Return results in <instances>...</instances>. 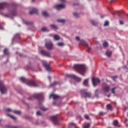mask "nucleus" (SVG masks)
Masks as SVG:
<instances>
[{"mask_svg": "<svg viewBox=\"0 0 128 128\" xmlns=\"http://www.w3.org/2000/svg\"><path fill=\"white\" fill-rule=\"evenodd\" d=\"M74 68L82 76H84V72L86 70V66L82 64H75L74 65Z\"/></svg>", "mask_w": 128, "mask_h": 128, "instance_id": "obj_1", "label": "nucleus"}, {"mask_svg": "<svg viewBox=\"0 0 128 128\" xmlns=\"http://www.w3.org/2000/svg\"><path fill=\"white\" fill-rule=\"evenodd\" d=\"M20 80L23 83H26L27 85L30 86H38L32 80H28L22 77L20 78Z\"/></svg>", "mask_w": 128, "mask_h": 128, "instance_id": "obj_2", "label": "nucleus"}, {"mask_svg": "<svg viewBox=\"0 0 128 128\" xmlns=\"http://www.w3.org/2000/svg\"><path fill=\"white\" fill-rule=\"evenodd\" d=\"M34 98H36L38 100H44V96L42 94H34L33 97H30L28 98V100H32Z\"/></svg>", "mask_w": 128, "mask_h": 128, "instance_id": "obj_3", "label": "nucleus"}, {"mask_svg": "<svg viewBox=\"0 0 128 128\" xmlns=\"http://www.w3.org/2000/svg\"><path fill=\"white\" fill-rule=\"evenodd\" d=\"M0 92L2 94H6L7 92L6 86L4 85L3 82L1 80H0Z\"/></svg>", "mask_w": 128, "mask_h": 128, "instance_id": "obj_4", "label": "nucleus"}, {"mask_svg": "<svg viewBox=\"0 0 128 128\" xmlns=\"http://www.w3.org/2000/svg\"><path fill=\"white\" fill-rule=\"evenodd\" d=\"M80 93L84 98H91L92 96V94L87 92L86 90H80Z\"/></svg>", "mask_w": 128, "mask_h": 128, "instance_id": "obj_5", "label": "nucleus"}, {"mask_svg": "<svg viewBox=\"0 0 128 128\" xmlns=\"http://www.w3.org/2000/svg\"><path fill=\"white\" fill-rule=\"evenodd\" d=\"M58 116H59L58 114H56V116H54L50 117V120H52L53 122L55 124H59V122L58 120Z\"/></svg>", "mask_w": 128, "mask_h": 128, "instance_id": "obj_6", "label": "nucleus"}, {"mask_svg": "<svg viewBox=\"0 0 128 128\" xmlns=\"http://www.w3.org/2000/svg\"><path fill=\"white\" fill-rule=\"evenodd\" d=\"M92 82L93 86H97L98 84L101 82V81L98 78H92Z\"/></svg>", "mask_w": 128, "mask_h": 128, "instance_id": "obj_7", "label": "nucleus"}, {"mask_svg": "<svg viewBox=\"0 0 128 128\" xmlns=\"http://www.w3.org/2000/svg\"><path fill=\"white\" fill-rule=\"evenodd\" d=\"M76 39L80 42V44H82L83 46H88V44L84 40H80V38L79 36H76Z\"/></svg>", "mask_w": 128, "mask_h": 128, "instance_id": "obj_8", "label": "nucleus"}, {"mask_svg": "<svg viewBox=\"0 0 128 128\" xmlns=\"http://www.w3.org/2000/svg\"><path fill=\"white\" fill-rule=\"evenodd\" d=\"M46 47L48 50H52L54 48V45L51 42H49L46 44Z\"/></svg>", "mask_w": 128, "mask_h": 128, "instance_id": "obj_9", "label": "nucleus"}, {"mask_svg": "<svg viewBox=\"0 0 128 128\" xmlns=\"http://www.w3.org/2000/svg\"><path fill=\"white\" fill-rule=\"evenodd\" d=\"M68 77L74 79L77 82H80L81 81L80 78L78 77L77 76H76V75H74V74H70L68 76Z\"/></svg>", "mask_w": 128, "mask_h": 128, "instance_id": "obj_10", "label": "nucleus"}, {"mask_svg": "<svg viewBox=\"0 0 128 128\" xmlns=\"http://www.w3.org/2000/svg\"><path fill=\"white\" fill-rule=\"evenodd\" d=\"M9 6V4L6 2H2L0 3V10H4V8Z\"/></svg>", "mask_w": 128, "mask_h": 128, "instance_id": "obj_11", "label": "nucleus"}, {"mask_svg": "<svg viewBox=\"0 0 128 128\" xmlns=\"http://www.w3.org/2000/svg\"><path fill=\"white\" fill-rule=\"evenodd\" d=\"M40 54L44 56H46L48 58H50V52H48L42 50L40 51Z\"/></svg>", "mask_w": 128, "mask_h": 128, "instance_id": "obj_12", "label": "nucleus"}, {"mask_svg": "<svg viewBox=\"0 0 128 128\" xmlns=\"http://www.w3.org/2000/svg\"><path fill=\"white\" fill-rule=\"evenodd\" d=\"M103 90L105 92H109L110 90V86H109L108 85H103Z\"/></svg>", "mask_w": 128, "mask_h": 128, "instance_id": "obj_13", "label": "nucleus"}, {"mask_svg": "<svg viewBox=\"0 0 128 128\" xmlns=\"http://www.w3.org/2000/svg\"><path fill=\"white\" fill-rule=\"evenodd\" d=\"M54 8L58 10H60V8H64L65 5L64 4H59L58 5H56Z\"/></svg>", "mask_w": 128, "mask_h": 128, "instance_id": "obj_14", "label": "nucleus"}, {"mask_svg": "<svg viewBox=\"0 0 128 128\" xmlns=\"http://www.w3.org/2000/svg\"><path fill=\"white\" fill-rule=\"evenodd\" d=\"M30 14H38V9H35V8H33L32 10H30L29 12Z\"/></svg>", "mask_w": 128, "mask_h": 128, "instance_id": "obj_15", "label": "nucleus"}, {"mask_svg": "<svg viewBox=\"0 0 128 128\" xmlns=\"http://www.w3.org/2000/svg\"><path fill=\"white\" fill-rule=\"evenodd\" d=\"M44 66L47 71L50 72L51 70V68L50 65L46 64H44Z\"/></svg>", "mask_w": 128, "mask_h": 128, "instance_id": "obj_16", "label": "nucleus"}, {"mask_svg": "<svg viewBox=\"0 0 128 128\" xmlns=\"http://www.w3.org/2000/svg\"><path fill=\"white\" fill-rule=\"evenodd\" d=\"M50 98H53L54 100H57L60 98L59 96L54 94H52L50 96Z\"/></svg>", "mask_w": 128, "mask_h": 128, "instance_id": "obj_17", "label": "nucleus"}, {"mask_svg": "<svg viewBox=\"0 0 128 128\" xmlns=\"http://www.w3.org/2000/svg\"><path fill=\"white\" fill-rule=\"evenodd\" d=\"M4 55H9V52H8V50L6 48H4Z\"/></svg>", "mask_w": 128, "mask_h": 128, "instance_id": "obj_18", "label": "nucleus"}, {"mask_svg": "<svg viewBox=\"0 0 128 128\" xmlns=\"http://www.w3.org/2000/svg\"><path fill=\"white\" fill-rule=\"evenodd\" d=\"M112 52L107 50L106 52V55L108 57H110L112 56Z\"/></svg>", "mask_w": 128, "mask_h": 128, "instance_id": "obj_19", "label": "nucleus"}, {"mask_svg": "<svg viewBox=\"0 0 128 128\" xmlns=\"http://www.w3.org/2000/svg\"><path fill=\"white\" fill-rule=\"evenodd\" d=\"M83 84L84 86H88V80H85L83 82Z\"/></svg>", "mask_w": 128, "mask_h": 128, "instance_id": "obj_20", "label": "nucleus"}, {"mask_svg": "<svg viewBox=\"0 0 128 128\" xmlns=\"http://www.w3.org/2000/svg\"><path fill=\"white\" fill-rule=\"evenodd\" d=\"M42 15L44 16L45 17H48V14L46 11H44L42 12Z\"/></svg>", "mask_w": 128, "mask_h": 128, "instance_id": "obj_21", "label": "nucleus"}, {"mask_svg": "<svg viewBox=\"0 0 128 128\" xmlns=\"http://www.w3.org/2000/svg\"><path fill=\"white\" fill-rule=\"evenodd\" d=\"M58 84H60V82H54L53 84H50V86H56V85H58Z\"/></svg>", "mask_w": 128, "mask_h": 128, "instance_id": "obj_22", "label": "nucleus"}, {"mask_svg": "<svg viewBox=\"0 0 128 128\" xmlns=\"http://www.w3.org/2000/svg\"><path fill=\"white\" fill-rule=\"evenodd\" d=\"M106 108H107V109H108L109 110H112V106L110 104H108L106 106Z\"/></svg>", "mask_w": 128, "mask_h": 128, "instance_id": "obj_23", "label": "nucleus"}, {"mask_svg": "<svg viewBox=\"0 0 128 128\" xmlns=\"http://www.w3.org/2000/svg\"><path fill=\"white\" fill-rule=\"evenodd\" d=\"M57 22H58L64 24L66 22V20H62V19H60V20H57Z\"/></svg>", "mask_w": 128, "mask_h": 128, "instance_id": "obj_24", "label": "nucleus"}, {"mask_svg": "<svg viewBox=\"0 0 128 128\" xmlns=\"http://www.w3.org/2000/svg\"><path fill=\"white\" fill-rule=\"evenodd\" d=\"M50 27L54 30H58V28L54 24H51Z\"/></svg>", "mask_w": 128, "mask_h": 128, "instance_id": "obj_25", "label": "nucleus"}, {"mask_svg": "<svg viewBox=\"0 0 128 128\" xmlns=\"http://www.w3.org/2000/svg\"><path fill=\"white\" fill-rule=\"evenodd\" d=\"M12 15V16H16V10H12V13H11Z\"/></svg>", "mask_w": 128, "mask_h": 128, "instance_id": "obj_26", "label": "nucleus"}, {"mask_svg": "<svg viewBox=\"0 0 128 128\" xmlns=\"http://www.w3.org/2000/svg\"><path fill=\"white\" fill-rule=\"evenodd\" d=\"M13 112L14 114H22V112L20 111H19V110H14Z\"/></svg>", "mask_w": 128, "mask_h": 128, "instance_id": "obj_27", "label": "nucleus"}, {"mask_svg": "<svg viewBox=\"0 0 128 128\" xmlns=\"http://www.w3.org/2000/svg\"><path fill=\"white\" fill-rule=\"evenodd\" d=\"M113 124L114 126H117L118 124V121L117 120H115L113 122Z\"/></svg>", "mask_w": 128, "mask_h": 128, "instance_id": "obj_28", "label": "nucleus"}, {"mask_svg": "<svg viewBox=\"0 0 128 128\" xmlns=\"http://www.w3.org/2000/svg\"><path fill=\"white\" fill-rule=\"evenodd\" d=\"M90 124H87L86 125H84L83 126V128H90Z\"/></svg>", "mask_w": 128, "mask_h": 128, "instance_id": "obj_29", "label": "nucleus"}, {"mask_svg": "<svg viewBox=\"0 0 128 128\" xmlns=\"http://www.w3.org/2000/svg\"><path fill=\"white\" fill-rule=\"evenodd\" d=\"M54 38L56 40H59L60 38V36H58V35H54Z\"/></svg>", "mask_w": 128, "mask_h": 128, "instance_id": "obj_30", "label": "nucleus"}, {"mask_svg": "<svg viewBox=\"0 0 128 128\" xmlns=\"http://www.w3.org/2000/svg\"><path fill=\"white\" fill-rule=\"evenodd\" d=\"M103 46L104 48H107L108 46V44L107 42H104L103 44Z\"/></svg>", "mask_w": 128, "mask_h": 128, "instance_id": "obj_31", "label": "nucleus"}, {"mask_svg": "<svg viewBox=\"0 0 128 128\" xmlns=\"http://www.w3.org/2000/svg\"><path fill=\"white\" fill-rule=\"evenodd\" d=\"M73 15L76 18H79V14L78 13H76V12H74V14H73Z\"/></svg>", "mask_w": 128, "mask_h": 128, "instance_id": "obj_32", "label": "nucleus"}, {"mask_svg": "<svg viewBox=\"0 0 128 128\" xmlns=\"http://www.w3.org/2000/svg\"><path fill=\"white\" fill-rule=\"evenodd\" d=\"M24 23L26 25H30V24H32V22H30L28 21H25V22H24Z\"/></svg>", "mask_w": 128, "mask_h": 128, "instance_id": "obj_33", "label": "nucleus"}, {"mask_svg": "<svg viewBox=\"0 0 128 128\" xmlns=\"http://www.w3.org/2000/svg\"><path fill=\"white\" fill-rule=\"evenodd\" d=\"M57 45H58V46H64V44L62 42H60V43H58Z\"/></svg>", "mask_w": 128, "mask_h": 128, "instance_id": "obj_34", "label": "nucleus"}, {"mask_svg": "<svg viewBox=\"0 0 128 128\" xmlns=\"http://www.w3.org/2000/svg\"><path fill=\"white\" fill-rule=\"evenodd\" d=\"M116 89V88H114L112 89V92L113 94H116V92L115 90Z\"/></svg>", "mask_w": 128, "mask_h": 128, "instance_id": "obj_35", "label": "nucleus"}, {"mask_svg": "<svg viewBox=\"0 0 128 128\" xmlns=\"http://www.w3.org/2000/svg\"><path fill=\"white\" fill-rule=\"evenodd\" d=\"M8 116L10 117L11 118H12L13 120H16V117H14V116H12V115H10L8 114H7Z\"/></svg>", "mask_w": 128, "mask_h": 128, "instance_id": "obj_36", "label": "nucleus"}, {"mask_svg": "<svg viewBox=\"0 0 128 128\" xmlns=\"http://www.w3.org/2000/svg\"><path fill=\"white\" fill-rule=\"evenodd\" d=\"M41 30L42 32H46L48 30V28L46 27L42 28Z\"/></svg>", "mask_w": 128, "mask_h": 128, "instance_id": "obj_37", "label": "nucleus"}, {"mask_svg": "<svg viewBox=\"0 0 128 128\" xmlns=\"http://www.w3.org/2000/svg\"><path fill=\"white\" fill-rule=\"evenodd\" d=\"M7 128H19L18 126H6Z\"/></svg>", "mask_w": 128, "mask_h": 128, "instance_id": "obj_38", "label": "nucleus"}, {"mask_svg": "<svg viewBox=\"0 0 128 128\" xmlns=\"http://www.w3.org/2000/svg\"><path fill=\"white\" fill-rule=\"evenodd\" d=\"M92 24L93 25V26H96L98 24V22H95L94 21H92Z\"/></svg>", "mask_w": 128, "mask_h": 128, "instance_id": "obj_39", "label": "nucleus"}, {"mask_svg": "<svg viewBox=\"0 0 128 128\" xmlns=\"http://www.w3.org/2000/svg\"><path fill=\"white\" fill-rule=\"evenodd\" d=\"M109 25V22L108 21L105 22V23L104 24V26H106Z\"/></svg>", "mask_w": 128, "mask_h": 128, "instance_id": "obj_40", "label": "nucleus"}, {"mask_svg": "<svg viewBox=\"0 0 128 128\" xmlns=\"http://www.w3.org/2000/svg\"><path fill=\"white\" fill-rule=\"evenodd\" d=\"M70 126H76V124L74 123H70L68 125V128H70Z\"/></svg>", "mask_w": 128, "mask_h": 128, "instance_id": "obj_41", "label": "nucleus"}, {"mask_svg": "<svg viewBox=\"0 0 128 128\" xmlns=\"http://www.w3.org/2000/svg\"><path fill=\"white\" fill-rule=\"evenodd\" d=\"M15 38H20V34H16L15 35Z\"/></svg>", "mask_w": 128, "mask_h": 128, "instance_id": "obj_42", "label": "nucleus"}, {"mask_svg": "<svg viewBox=\"0 0 128 128\" xmlns=\"http://www.w3.org/2000/svg\"><path fill=\"white\" fill-rule=\"evenodd\" d=\"M37 116H42V112L40 111H38L36 112Z\"/></svg>", "mask_w": 128, "mask_h": 128, "instance_id": "obj_43", "label": "nucleus"}, {"mask_svg": "<svg viewBox=\"0 0 128 128\" xmlns=\"http://www.w3.org/2000/svg\"><path fill=\"white\" fill-rule=\"evenodd\" d=\"M40 109L41 110H42V111H46V110H47L46 108H44V107L40 108Z\"/></svg>", "mask_w": 128, "mask_h": 128, "instance_id": "obj_44", "label": "nucleus"}, {"mask_svg": "<svg viewBox=\"0 0 128 128\" xmlns=\"http://www.w3.org/2000/svg\"><path fill=\"white\" fill-rule=\"evenodd\" d=\"M6 111L7 112H12V110L10 108H8L6 109Z\"/></svg>", "mask_w": 128, "mask_h": 128, "instance_id": "obj_45", "label": "nucleus"}, {"mask_svg": "<svg viewBox=\"0 0 128 128\" xmlns=\"http://www.w3.org/2000/svg\"><path fill=\"white\" fill-rule=\"evenodd\" d=\"M84 118H86V120H89V119H90V117H89V116H88V115H85V116H84Z\"/></svg>", "mask_w": 128, "mask_h": 128, "instance_id": "obj_46", "label": "nucleus"}, {"mask_svg": "<svg viewBox=\"0 0 128 128\" xmlns=\"http://www.w3.org/2000/svg\"><path fill=\"white\" fill-rule=\"evenodd\" d=\"M92 50V48H88V52L90 53Z\"/></svg>", "mask_w": 128, "mask_h": 128, "instance_id": "obj_47", "label": "nucleus"}, {"mask_svg": "<svg viewBox=\"0 0 128 128\" xmlns=\"http://www.w3.org/2000/svg\"><path fill=\"white\" fill-rule=\"evenodd\" d=\"M118 77L117 76H113L112 78L114 80H115V79L118 78Z\"/></svg>", "mask_w": 128, "mask_h": 128, "instance_id": "obj_48", "label": "nucleus"}, {"mask_svg": "<svg viewBox=\"0 0 128 128\" xmlns=\"http://www.w3.org/2000/svg\"><path fill=\"white\" fill-rule=\"evenodd\" d=\"M120 24H122V25H123V24H124V22H122V20H120Z\"/></svg>", "mask_w": 128, "mask_h": 128, "instance_id": "obj_49", "label": "nucleus"}, {"mask_svg": "<svg viewBox=\"0 0 128 128\" xmlns=\"http://www.w3.org/2000/svg\"><path fill=\"white\" fill-rule=\"evenodd\" d=\"M99 114H100V116H102V115H104V114L103 112H100Z\"/></svg>", "mask_w": 128, "mask_h": 128, "instance_id": "obj_50", "label": "nucleus"}, {"mask_svg": "<svg viewBox=\"0 0 128 128\" xmlns=\"http://www.w3.org/2000/svg\"><path fill=\"white\" fill-rule=\"evenodd\" d=\"M10 16V14H6V15H4V16H6V17H9Z\"/></svg>", "mask_w": 128, "mask_h": 128, "instance_id": "obj_51", "label": "nucleus"}, {"mask_svg": "<svg viewBox=\"0 0 128 128\" xmlns=\"http://www.w3.org/2000/svg\"><path fill=\"white\" fill-rule=\"evenodd\" d=\"M61 2H66V0H60Z\"/></svg>", "mask_w": 128, "mask_h": 128, "instance_id": "obj_52", "label": "nucleus"}, {"mask_svg": "<svg viewBox=\"0 0 128 128\" xmlns=\"http://www.w3.org/2000/svg\"><path fill=\"white\" fill-rule=\"evenodd\" d=\"M2 25L0 24V30H2Z\"/></svg>", "mask_w": 128, "mask_h": 128, "instance_id": "obj_53", "label": "nucleus"}, {"mask_svg": "<svg viewBox=\"0 0 128 128\" xmlns=\"http://www.w3.org/2000/svg\"><path fill=\"white\" fill-rule=\"evenodd\" d=\"M124 68L125 69H128V66H124Z\"/></svg>", "mask_w": 128, "mask_h": 128, "instance_id": "obj_54", "label": "nucleus"}, {"mask_svg": "<svg viewBox=\"0 0 128 128\" xmlns=\"http://www.w3.org/2000/svg\"><path fill=\"white\" fill-rule=\"evenodd\" d=\"M48 78L50 80H51V77L50 76H48Z\"/></svg>", "mask_w": 128, "mask_h": 128, "instance_id": "obj_55", "label": "nucleus"}, {"mask_svg": "<svg viewBox=\"0 0 128 128\" xmlns=\"http://www.w3.org/2000/svg\"><path fill=\"white\" fill-rule=\"evenodd\" d=\"M98 92V90H96V93L97 94Z\"/></svg>", "mask_w": 128, "mask_h": 128, "instance_id": "obj_56", "label": "nucleus"}, {"mask_svg": "<svg viewBox=\"0 0 128 128\" xmlns=\"http://www.w3.org/2000/svg\"><path fill=\"white\" fill-rule=\"evenodd\" d=\"M115 0H111L110 2H114Z\"/></svg>", "mask_w": 128, "mask_h": 128, "instance_id": "obj_57", "label": "nucleus"}, {"mask_svg": "<svg viewBox=\"0 0 128 128\" xmlns=\"http://www.w3.org/2000/svg\"><path fill=\"white\" fill-rule=\"evenodd\" d=\"M107 96L108 97H110V94L108 95Z\"/></svg>", "mask_w": 128, "mask_h": 128, "instance_id": "obj_58", "label": "nucleus"}, {"mask_svg": "<svg viewBox=\"0 0 128 128\" xmlns=\"http://www.w3.org/2000/svg\"><path fill=\"white\" fill-rule=\"evenodd\" d=\"M128 122V119L125 120V122Z\"/></svg>", "mask_w": 128, "mask_h": 128, "instance_id": "obj_59", "label": "nucleus"}, {"mask_svg": "<svg viewBox=\"0 0 128 128\" xmlns=\"http://www.w3.org/2000/svg\"><path fill=\"white\" fill-rule=\"evenodd\" d=\"M27 106H28V108L29 109V106L28 104H27Z\"/></svg>", "mask_w": 128, "mask_h": 128, "instance_id": "obj_60", "label": "nucleus"}, {"mask_svg": "<svg viewBox=\"0 0 128 128\" xmlns=\"http://www.w3.org/2000/svg\"><path fill=\"white\" fill-rule=\"evenodd\" d=\"M53 104H56V102H53Z\"/></svg>", "mask_w": 128, "mask_h": 128, "instance_id": "obj_61", "label": "nucleus"}, {"mask_svg": "<svg viewBox=\"0 0 128 128\" xmlns=\"http://www.w3.org/2000/svg\"><path fill=\"white\" fill-rule=\"evenodd\" d=\"M96 44H98V42H96Z\"/></svg>", "mask_w": 128, "mask_h": 128, "instance_id": "obj_62", "label": "nucleus"}, {"mask_svg": "<svg viewBox=\"0 0 128 128\" xmlns=\"http://www.w3.org/2000/svg\"><path fill=\"white\" fill-rule=\"evenodd\" d=\"M118 15V16H120V15L119 14H117Z\"/></svg>", "mask_w": 128, "mask_h": 128, "instance_id": "obj_63", "label": "nucleus"}, {"mask_svg": "<svg viewBox=\"0 0 128 128\" xmlns=\"http://www.w3.org/2000/svg\"><path fill=\"white\" fill-rule=\"evenodd\" d=\"M116 12H120V11H116Z\"/></svg>", "mask_w": 128, "mask_h": 128, "instance_id": "obj_64", "label": "nucleus"}]
</instances>
